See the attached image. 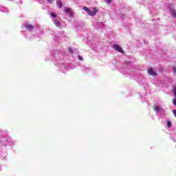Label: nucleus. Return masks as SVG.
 I'll use <instances>...</instances> for the list:
<instances>
[{
  "instance_id": "f257e3e1",
  "label": "nucleus",
  "mask_w": 176,
  "mask_h": 176,
  "mask_svg": "<svg viewBox=\"0 0 176 176\" xmlns=\"http://www.w3.org/2000/svg\"><path fill=\"white\" fill-rule=\"evenodd\" d=\"M82 9L83 10H85V12H87L89 16H96L97 14V12H98V10H97V8H94L92 10H89V8L87 7H83Z\"/></svg>"
},
{
  "instance_id": "dca6fc26",
  "label": "nucleus",
  "mask_w": 176,
  "mask_h": 176,
  "mask_svg": "<svg viewBox=\"0 0 176 176\" xmlns=\"http://www.w3.org/2000/svg\"><path fill=\"white\" fill-rule=\"evenodd\" d=\"M82 58H82V56H78V59H79V60H82Z\"/></svg>"
},
{
  "instance_id": "7ed1b4c3",
  "label": "nucleus",
  "mask_w": 176,
  "mask_h": 176,
  "mask_svg": "<svg viewBox=\"0 0 176 176\" xmlns=\"http://www.w3.org/2000/svg\"><path fill=\"white\" fill-rule=\"evenodd\" d=\"M65 13H67V14H69V16H74V12H72V10L69 8H65L64 9Z\"/></svg>"
},
{
  "instance_id": "2eb2a0df",
  "label": "nucleus",
  "mask_w": 176,
  "mask_h": 176,
  "mask_svg": "<svg viewBox=\"0 0 176 176\" xmlns=\"http://www.w3.org/2000/svg\"><path fill=\"white\" fill-rule=\"evenodd\" d=\"M173 72L176 74V67H173Z\"/></svg>"
},
{
  "instance_id": "f8f14e48",
  "label": "nucleus",
  "mask_w": 176,
  "mask_h": 176,
  "mask_svg": "<svg viewBox=\"0 0 176 176\" xmlns=\"http://www.w3.org/2000/svg\"><path fill=\"white\" fill-rule=\"evenodd\" d=\"M105 2H107V3H111V2L112 1L111 0H104Z\"/></svg>"
},
{
  "instance_id": "20e7f679",
  "label": "nucleus",
  "mask_w": 176,
  "mask_h": 176,
  "mask_svg": "<svg viewBox=\"0 0 176 176\" xmlns=\"http://www.w3.org/2000/svg\"><path fill=\"white\" fill-rule=\"evenodd\" d=\"M148 74H150L151 76H156V75H157V74L153 72V69H152L148 70Z\"/></svg>"
},
{
  "instance_id": "39448f33",
  "label": "nucleus",
  "mask_w": 176,
  "mask_h": 176,
  "mask_svg": "<svg viewBox=\"0 0 176 176\" xmlns=\"http://www.w3.org/2000/svg\"><path fill=\"white\" fill-rule=\"evenodd\" d=\"M25 27L26 30H28V31H31L34 28L33 25L28 24V23L25 24Z\"/></svg>"
},
{
  "instance_id": "6e6552de",
  "label": "nucleus",
  "mask_w": 176,
  "mask_h": 176,
  "mask_svg": "<svg viewBox=\"0 0 176 176\" xmlns=\"http://www.w3.org/2000/svg\"><path fill=\"white\" fill-rule=\"evenodd\" d=\"M56 6L59 7V8L61 9V8H63V2H61V1H57Z\"/></svg>"
},
{
  "instance_id": "1a4fd4ad",
  "label": "nucleus",
  "mask_w": 176,
  "mask_h": 176,
  "mask_svg": "<svg viewBox=\"0 0 176 176\" xmlns=\"http://www.w3.org/2000/svg\"><path fill=\"white\" fill-rule=\"evenodd\" d=\"M170 13L173 17H176V11L175 10L170 9Z\"/></svg>"
},
{
  "instance_id": "0eeeda50",
  "label": "nucleus",
  "mask_w": 176,
  "mask_h": 176,
  "mask_svg": "<svg viewBox=\"0 0 176 176\" xmlns=\"http://www.w3.org/2000/svg\"><path fill=\"white\" fill-rule=\"evenodd\" d=\"M54 23L56 25V27H60L61 25V23L57 19H54Z\"/></svg>"
},
{
  "instance_id": "423d86ee",
  "label": "nucleus",
  "mask_w": 176,
  "mask_h": 176,
  "mask_svg": "<svg viewBox=\"0 0 176 176\" xmlns=\"http://www.w3.org/2000/svg\"><path fill=\"white\" fill-rule=\"evenodd\" d=\"M154 111L155 112H162V111H163V109L159 106H154Z\"/></svg>"
},
{
  "instance_id": "4468645a",
  "label": "nucleus",
  "mask_w": 176,
  "mask_h": 176,
  "mask_svg": "<svg viewBox=\"0 0 176 176\" xmlns=\"http://www.w3.org/2000/svg\"><path fill=\"white\" fill-rule=\"evenodd\" d=\"M47 2H49V3H52V2H53L54 0H47Z\"/></svg>"
},
{
  "instance_id": "9b49d317",
  "label": "nucleus",
  "mask_w": 176,
  "mask_h": 176,
  "mask_svg": "<svg viewBox=\"0 0 176 176\" xmlns=\"http://www.w3.org/2000/svg\"><path fill=\"white\" fill-rule=\"evenodd\" d=\"M167 126L168 127H171V122L167 121Z\"/></svg>"
},
{
  "instance_id": "f03ea898",
  "label": "nucleus",
  "mask_w": 176,
  "mask_h": 176,
  "mask_svg": "<svg viewBox=\"0 0 176 176\" xmlns=\"http://www.w3.org/2000/svg\"><path fill=\"white\" fill-rule=\"evenodd\" d=\"M113 49L116 50L117 52H119L120 53H124L123 51V49H122V47L119 46L118 44H114L113 45Z\"/></svg>"
},
{
  "instance_id": "ddd939ff",
  "label": "nucleus",
  "mask_w": 176,
  "mask_h": 176,
  "mask_svg": "<svg viewBox=\"0 0 176 176\" xmlns=\"http://www.w3.org/2000/svg\"><path fill=\"white\" fill-rule=\"evenodd\" d=\"M69 52L70 53H74V51H73L72 49H71V48H69Z\"/></svg>"
},
{
  "instance_id": "9d476101",
  "label": "nucleus",
  "mask_w": 176,
  "mask_h": 176,
  "mask_svg": "<svg viewBox=\"0 0 176 176\" xmlns=\"http://www.w3.org/2000/svg\"><path fill=\"white\" fill-rule=\"evenodd\" d=\"M51 16L52 17H54V18L57 17V15H56V14H54V12H51Z\"/></svg>"
}]
</instances>
